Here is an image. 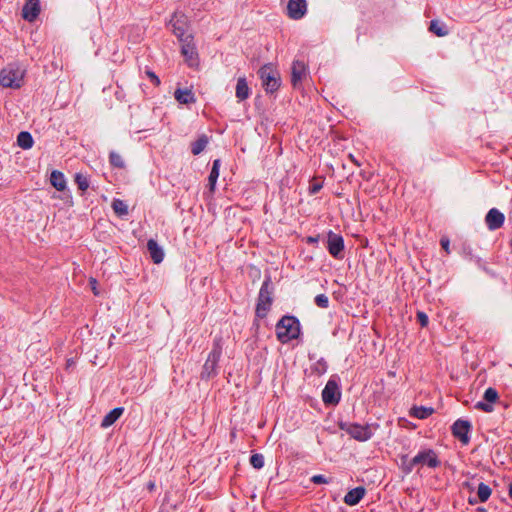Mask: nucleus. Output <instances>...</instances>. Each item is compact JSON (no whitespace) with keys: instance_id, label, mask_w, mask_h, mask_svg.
<instances>
[{"instance_id":"nucleus-7","label":"nucleus","mask_w":512,"mask_h":512,"mask_svg":"<svg viewBox=\"0 0 512 512\" xmlns=\"http://www.w3.org/2000/svg\"><path fill=\"white\" fill-rule=\"evenodd\" d=\"M340 429L344 430L355 440L364 442L372 437V431L369 425H360L357 423H344L340 425Z\"/></svg>"},{"instance_id":"nucleus-36","label":"nucleus","mask_w":512,"mask_h":512,"mask_svg":"<svg viewBox=\"0 0 512 512\" xmlns=\"http://www.w3.org/2000/svg\"><path fill=\"white\" fill-rule=\"evenodd\" d=\"M417 321L421 325V327H426L429 323V318L426 313L422 311H418L416 315Z\"/></svg>"},{"instance_id":"nucleus-44","label":"nucleus","mask_w":512,"mask_h":512,"mask_svg":"<svg viewBox=\"0 0 512 512\" xmlns=\"http://www.w3.org/2000/svg\"><path fill=\"white\" fill-rule=\"evenodd\" d=\"M509 496L512 498V482L509 484Z\"/></svg>"},{"instance_id":"nucleus-5","label":"nucleus","mask_w":512,"mask_h":512,"mask_svg":"<svg viewBox=\"0 0 512 512\" xmlns=\"http://www.w3.org/2000/svg\"><path fill=\"white\" fill-rule=\"evenodd\" d=\"M24 73L18 64H9L0 72V85L5 88H20Z\"/></svg>"},{"instance_id":"nucleus-2","label":"nucleus","mask_w":512,"mask_h":512,"mask_svg":"<svg viewBox=\"0 0 512 512\" xmlns=\"http://www.w3.org/2000/svg\"><path fill=\"white\" fill-rule=\"evenodd\" d=\"M276 336L279 342L286 344L291 340L297 339L300 335L299 320L290 315L283 316L276 324Z\"/></svg>"},{"instance_id":"nucleus-42","label":"nucleus","mask_w":512,"mask_h":512,"mask_svg":"<svg viewBox=\"0 0 512 512\" xmlns=\"http://www.w3.org/2000/svg\"><path fill=\"white\" fill-rule=\"evenodd\" d=\"M307 242H308V243H311V244H315V243H317V242H318V236H316V237L309 236V237L307 238Z\"/></svg>"},{"instance_id":"nucleus-38","label":"nucleus","mask_w":512,"mask_h":512,"mask_svg":"<svg viewBox=\"0 0 512 512\" xmlns=\"http://www.w3.org/2000/svg\"><path fill=\"white\" fill-rule=\"evenodd\" d=\"M146 74H147V76L150 78V80L153 82V84L155 86H159L160 85V79L158 78V76L154 72H152L150 70H147Z\"/></svg>"},{"instance_id":"nucleus-16","label":"nucleus","mask_w":512,"mask_h":512,"mask_svg":"<svg viewBox=\"0 0 512 512\" xmlns=\"http://www.w3.org/2000/svg\"><path fill=\"white\" fill-rule=\"evenodd\" d=\"M39 0H26L22 8V18L28 22H34L40 14Z\"/></svg>"},{"instance_id":"nucleus-22","label":"nucleus","mask_w":512,"mask_h":512,"mask_svg":"<svg viewBox=\"0 0 512 512\" xmlns=\"http://www.w3.org/2000/svg\"><path fill=\"white\" fill-rule=\"evenodd\" d=\"M250 95V88L248 87L245 77H240L236 85V97L239 101L246 100Z\"/></svg>"},{"instance_id":"nucleus-39","label":"nucleus","mask_w":512,"mask_h":512,"mask_svg":"<svg viewBox=\"0 0 512 512\" xmlns=\"http://www.w3.org/2000/svg\"><path fill=\"white\" fill-rule=\"evenodd\" d=\"M440 244H441V247L447 252V253H450L449 251V246H450V241L448 238L446 237H442L441 240H440Z\"/></svg>"},{"instance_id":"nucleus-26","label":"nucleus","mask_w":512,"mask_h":512,"mask_svg":"<svg viewBox=\"0 0 512 512\" xmlns=\"http://www.w3.org/2000/svg\"><path fill=\"white\" fill-rule=\"evenodd\" d=\"M429 31L438 37H444L448 35L447 26L438 20H432L429 25Z\"/></svg>"},{"instance_id":"nucleus-4","label":"nucleus","mask_w":512,"mask_h":512,"mask_svg":"<svg viewBox=\"0 0 512 512\" xmlns=\"http://www.w3.org/2000/svg\"><path fill=\"white\" fill-rule=\"evenodd\" d=\"M273 285L270 277H266L263 281L259 291L257 305H256V316L258 318H265L272 305Z\"/></svg>"},{"instance_id":"nucleus-34","label":"nucleus","mask_w":512,"mask_h":512,"mask_svg":"<svg viewBox=\"0 0 512 512\" xmlns=\"http://www.w3.org/2000/svg\"><path fill=\"white\" fill-rule=\"evenodd\" d=\"M433 412V409L431 408H425V407H416L414 408V416L419 419H424L431 415Z\"/></svg>"},{"instance_id":"nucleus-21","label":"nucleus","mask_w":512,"mask_h":512,"mask_svg":"<svg viewBox=\"0 0 512 512\" xmlns=\"http://www.w3.org/2000/svg\"><path fill=\"white\" fill-rule=\"evenodd\" d=\"M174 97L180 104H191L196 101L195 96L190 89H176Z\"/></svg>"},{"instance_id":"nucleus-11","label":"nucleus","mask_w":512,"mask_h":512,"mask_svg":"<svg viewBox=\"0 0 512 512\" xmlns=\"http://www.w3.org/2000/svg\"><path fill=\"white\" fill-rule=\"evenodd\" d=\"M192 40V35H187L184 40H180L182 43L181 53L190 67L198 65L197 51Z\"/></svg>"},{"instance_id":"nucleus-29","label":"nucleus","mask_w":512,"mask_h":512,"mask_svg":"<svg viewBox=\"0 0 512 512\" xmlns=\"http://www.w3.org/2000/svg\"><path fill=\"white\" fill-rule=\"evenodd\" d=\"M112 209L118 216H126L128 214V206L121 199H114L112 201Z\"/></svg>"},{"instance_id":"nucleus-15","label":"nucleus","mask_w":512,"mask_h":512,"mask_svg":"<svg viewBox=\"0 0 512 512\" xmlns=\"http://www.w3.org/2000/svg\"><path fill=\"white\" fill-rule=\"evenodd\" d=\"M307 76V66L303 61L295 60L291 67V83L297 88Z\"/></svg>"},{"instance_id":"nucleus-9","label":"nucleus","mask_w":512,"mask_h":512,"mask_svg":"<svg viewBox=\"0 0 512 512\" xmlns=\"http://www.w3.org/2000/svg\"><path fill=\"white\" fill-rule=\"evenodd\" d=\"M174 35L180 40L186 38L188 30V19L182 12H175L170 20Z\"/></svg>"},{"instance_id":"nucleus-18","label":"nucleus","mask_w":512,"mask_h":512,"mask_svg":"<svg viewBox=\"0 0 512 512\" xmlns=\"http://www.w3.org/2000/svg\"><path fill=\"white\" fill-rule=\"evenodd\" d=\"M365 493H366V490L362 486L351 489L344 496V499H343L344 503L349 506H355L363 499V497L365 496Z\"/></svg>"},{"instance_id":"nucleus-35","label":"nucleus","mask_w":512,"mask_h":512,"mask_svg":"<svg viewBox=\"0 0 512 512\" xmlns=\"http://www.w3.org/2000/svg\"><path fill=\"white\" fill-rule=\"evenodd\" d=\"M315 304L320 308H328L329 306V299L325 294H319L314 299Z\"/></svg>"},{"instance_id":"nucleus-33","label":"nucleus","mask_w":512,"mask_h":512,"mask_svg":"<svg viewBox=\"0 0 512 512\" xmlns=\"http://www.w3.org/2000/svg\"><path fill=\"white\" fill-rule=\"evenodd\" d=\"M250 464L255 469H261L264 466V457L262 454L256 453L250 457Z\"/></svg>"},{"instance_id":"nucleus-30","label":"nucleus","mask_w":512,"mask_h":512,"mask_svg":"<svg viewBox=\"0 0 512 512\" xmlns=\"http://www.w3.org/2000/svg\"><path fill=\"white\" fill-rule=\"evenodd\" d=\"M328 368L327 362L321 358L311 366L312 373L321 376L326 373Z\"/></svg>"},{"instance_id":"nucleus-20","label":"nucleus","mask_w":512,"mask_h":512,"mask_svg":"<svg viewBox=\"0 0 512 512\" xmlns=\"http://www.w3.org/2000/svg\"><path fill=\"white\" fill-rule=\"evenodd\" d=\"M123 407H116L112 409L105 417L102 419L101 427L108 428L112 426L123 414Z\"/></svg>"},{"instance_id":"nucleus-1","label":"nucleus","mask_w":512,"mask_h":512,"mask_svg":"<svg viewBox=\"0 0 512 512\" xmlns=\"http://www.w3.org/2000/svg\"><path fill=\"white\" fill-rule=\"evenodd\" d=\"M400 460V468L406 475L410 474L414 468L419 469L424 466L437 468L441 464L436 452L432 449L421 450L411 459L407 455H402Z\"/></svg>"},{"instance_id":"nucleus-32","label":"nucleus","mask_w":512,"mask_h":512,"mask_svg":"<svg viewBox=\"0 0 512 512\" xmlns=\"http://www.w3.org/2000/svg\"><path fill=\"white\" fill-rule=\"evenodd\" d=\"M109 162L113 167H116V168L121 169V168L125 167V163H124L122 156L114 151L110 152V154H109Z\"/></svg>"},{"instance_id":"nucleus-14","label":"nucleus","mask_w":512,"mask_h":512,"mask_svg":"<svg viewBox=\"0 0 512 512\" xmlns=\"http://www.w3.org/2000/svg\"><path fill=\"white\" fill-rule=\"evenodd\" d=\"M307 13L306 0H289L287 4V15L293 20L302 19Z\"/></svg>"},{"instance_id":"nucleus-37","label":"nucleus","mask_w":512,"mask_h":512,"mask_svg":"<svg viewBox=\"0 0 512 512\" xmlns=\"http://www.w3.org/2000/svg\"><path fill=\"white\" fill-rule=\"evenodd\" d=\"M311 482L314 484H328L330 480L326 478L324 475L318 474L312 476Z\"/></svg>"},{"instance_id":"nucleus-25","label":"nucleus","mask_w":512,"mask_h":512,"mask_svg":"<svg viewBox=\"0 0 512 512\" xmlns=\"http://www.w3.org/2000/svg\"><path fill=\"white\" fill-rule=\"evenodd\" d=\"M220 160L216 159L213 161L212 169L208 177L209 190L211 193L215 191L217 179L219 177Z\"/></svg>"},{"instance_id":"nucleus-41","label":"nucleus","mask_w":512,"mask_h":512,"mask_svg":"<svg viewBox=\"0 0 512 512\" xmlns=\"http://www.w3.org/2000/svg\"><path fill=\"white\" fill-rule=\"evenodd\" d=\"M90 285H91V288H92V291H93L94 295H98L99 292L97 290V281L94 278L90 279Z\"/></svg>"},{"instance_id":"nucleus-6","label":"nucleus","mask_w":512,"mask_h":512,"mask_svg":"<svg viewBox=\"0 0 512 512\" xmlns=\"http://www.w3.org/2000/svg\"><path fill=\"white\" fill-rule=\"evenodd\" d=\"M266 92L273 93L280 87V74L272 64H265L258 71Z\"/></svg>"},{"instance_id":"nucleus-23","label":"nucleus","mask_w":512,"mask_h":512,"mask_svg":"<svg viewBox=\"0 0 512 512\" xmlns=\"http://www.w3.org/2000/svg\"><path fill=\"white\" fill-rule=\"evenodd\" d=\"M491 493H492L491 488L487 484L481 482L478 485V488H477V497H478V499L477 500H473V499L470 498L469 502L471 504H475L477 502L484 503V502H486L490 498Z\"/></svg>"},{"instance_id":"nucleus-10","label":"nucleus","mask_w":512,"mask_h":512,"mask_svg":"<svg viewBox=\"0 0 512 512\" xmlns=\"http://www.w3.org/2000/svg\"><path fill=\"white\" fill-rule=\"evenodd\" d=\"M341 398V392L337 382L333 379L328 380L322 391V400L326 405H336Z\"/></svg>"},{"instance_id":"nucleus-27","label":"nucleus","mask_w":512,"mask_h":512,"mask_svg":"<svg viewBox=\"0 0 512 512\" xmlns=\"http://www.w3.org/2000/svg\"><path fill=\"white\" fill-rule=\"evenodd\" d=\"M208 144V137L206 135L200 136L196 141L191 143V152L193 155H199L204 151Z\"/></svg>"},{"instance_id":"nucleus-45","label":"nucleus","mask_w":512,"mask_h":512,"mask_svg":"<svg viewBox=\"0 0 512 512\" xmlns=\"http://www.w3.org/2000/svg\"><path fill=\"white\" fill-rule=\"evenodd\" d=\"M154 487H155V484H154V483H152V482H150V483H149V485H148V488H149L150 490H153V489H154Z\"/></svg>"},{"instance_id":"nucleus-8","label":"nucleus","mask_w":512,"mask_h":512,"mask_svg":"<svg viewBox=\"0 0 512 512\" xmlns=\"http://www.w3.org/2000/svg\"><path fill=\"white\" fill-rule=\"evenodd\" d=\"M344 239L341 235L329 231L327 234V250L335 259L344 258Z\"/></svg>"},{"instance_id":"nucleus-17","label":"nucleus","mask_w":512,"mask_h":512,"mask_svg":"<svg viewBox=\"0 0 512 512\" xmlns=\"http://www.w3.org/2000/svg\"><path fill=\"white\" fill-rule=\"evenodd\" d=\"M505 216L496 208H492L488 211L485 222L489 230H497L504 224Z\"/></svg>"},{"instance_id":"nucleus-46","label":"nucleus","mask_w":512,"mask_h":512,"mask_svg":"<svg viewBox=\"0 0 512 512\" xmlns=\"http://www.w3.org/2000/svg\"><path fill=\"white\" fill-rule=\"evenodd\" d=\"M388 375H389L390 377H395V372H393V371H389V372H388Z\"/></svg>"},{"instance_id":"nucleus-28","label":"nucleus","mask_w":512,"mask_h":512,"mask_svg":"<svg viewBox=\"0 0 512 512\" xmlns=\"http://www.w3.org/2000/svg\"><path fill=\"white\" fill-rule=\"evenodd\" d=\"M17 143L23 149H30L34 141L29 132L22 131L17 136Z\"/></svg>"},{"instance_id":"nucleus-12","label":"nucleus","mask_w":512,"mask_h":512,"mask_svg":"<svg viewBox=\"0 0 512 512\" xmlns=\"http://www.w3.org/2000/svg\"><path fill=\"white\" fill-rule=\"evenodd\" d=\"M499 394L496 389L489 387L485 390L483 395V401H478L474 408L481 410L486 413H491L494 410L493 403L498 401Z\"/></svg>"},{"instance_id":"nucleus-31","label":"nucleus","mask_w":512,"mask_h":512,"mask_svg":"<svg viewBox=\"0 0 512 512\" xmlns=\"http://www.w3.org/2000/svg\"><path fill=\"white\" fill-rule=\"evenodd\" d=\"M75 183L78 189L81 190L82 192H85L90 184L88 177L82 173H77L75 175Z\"/></svg>"},{"instance_id":"nucleus-13","label":"nucleus","mask_w":512,"mask_h":512,"mask_svg":"<svg viewBox=\"0 0 512 512\" xmlns=\"http://www.w3.org/2000/svg\"><path fill=\"white\" fill-rule=\"evenodd\" d=\"M472 426L471 423L467 420L458 419L452 425V434L455 438L462 442V444L467 445L470 441L469 432Z\"/></svg>"},{"instance_id":"nucleus-19","label":"nucleus","mask_w":512,"mask_h":512,"mask_svg":"<svg viewBox=\"0 0 512 512\" xmlns=\"http://www.w3.org/2000/svg\"><path fill=\"white\" fill-rule=\"evenodd\" d=\"M147 249L150 257L155 264H159L164 259L163 249L158 245L154 239H149L147 242Z\"/></svg>"},{"instance_id":"nucleus-3","label":"nucleus","mask_w":512,"mask_h":512,"mask_svg":"<svg viewBox=\"0 0 512 512\" xmlns=\"http://www.w3.org/2000/svg\"><path fill=\"white\" fill-rule=\"evenodd\" d=\"M222 354V338L216 337L201 372L202 379H210L217 375V366Z\"/></svg>"},{"instance_id":"nucleus-40","label":"nucleus","mask_w":512,"mask_h":512,"mask_svg":"<svg viewBox=\"0 0 512 512\" xmlns=\"http://www.w3.org/2000/svg\"><path fill=\"white\" fill-rule=\"evenodd\" d=\"M322 188L321 183H314L309 187L310 194H316L318 193Z\"/></svg>"},{"instance_id":"nucleus-43","label":"nucleus","mask_w":512,"mask_h":512,"mask_svg":"<svg viewBox=\"0 0 512 512\" xmlns=\"http://www.w3.org/2000/svg\"><path fill=\"white\" fill-rule=\"evenodd\" d=\"M349 158L351 159V161L353 163H355L357 166H360V163L356 160V158H354V156L352 154L349 155Z\"/></svg>"},{"instance_id":"nucleus-24","label":"nucleus","mask_w":512,"mask_h":512,"mask_svg":"<svg viewBox=\"0 0 512 512\" xmlns=\"http://www.w3.org/2000/svg\"><path fill=\"white\" fill-rule=\"evenodd\" d=\"M51 185L58 191H64L66 188V179L60 171L54 170L50 176Z\"/></svg>"}]
</instances>
